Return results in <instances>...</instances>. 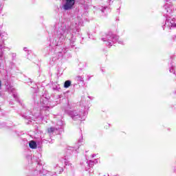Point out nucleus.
Wrapping results in <instances>:
<instances>
[{
  "label": "nucleus",
  "mask_w": 176,
  "mask_h": 176,
  "mask_svg": "<svg viewBox=\"0 0 176 176\" xmlns=\"http://www.w3.org/2000/svg\"><path fill=\"white\" fill-rule=\"evenodd\" d=\"M101 41H102L104 45L109 47H111V46L114 43H116V42L120 43V45H124V41H123V40H119V36L112 32L106 33L101 38Z\"/></svg>",
  "instance_id": "1"
},
{
  "label": "nucleus",
  "mask_w": 176,
  "mask_h": 176,
  "mask_svg": "<svg viewBox=\"0 0 176 176\" xmlns=\"http://www.w3.org/2000/svg\"><path fill=\"white\" fill-rule=\"evenodd\" d=\"M71 105L69 104L66 109V111L73 120H80V122H82V120H85V118H83V115H86V113L83 111V109L78 108L73 111H68V109H71Z\"/></svg>",
  "instance_id": "2"
},
{
  "label": "nucleus",
  "mask_w": 176,
  "mask_h": 176,
  "mask_svg": "<svg viewBox=\"0 0 176 176\" xmlns=\"http://www.w3.org/2000/svg\"><path fill=\"white\" fill-rule=\"evenodd\" d=\"M78 153L76 148L75 147H67L66 155H65V166L67 168H72V164L69 162L67 161L69 159H72V156L74 155H76Z\"/></svg>",
  "instance_id": "3"
},
{
  "label": "nucleus",
  "mask_w": 176,
  "mask_h": 176,
  "mask_svg": "<svg viewBox=\"0 0 176 176\" xmlns=\"http://www.w3.org/2000/svg\"><path fill=\"white\" fill-rule=\"evenodd\" d=\"M69 34V27H67L65 25L58 28L57 30V38H58L59 41H58L56 46H58L65 38H67V35Z\"/></svg>",
  "instance_id": "4"
},
{
  "label": "nucleus",
  "mask_w": 176,
  "mask_h": 176,
  "mask_svg": "<svg viewBox=\"0 0 176 176\" xmlns=\"http://www.w3.org/2000/svg\"><path fill=\"white\" fill-rule=\"evenodd\" d=\"M6 39H8V34L6 32L0 33V61H3V60H5L3 49H6V47L3 45Z\"/></svg>",
  "instance_id": "5"
},
{
  "label": "nucleus",
  "mask_w": 176,
  "mask_h": 176,
  "mask_svg": "<svg viewBox=\"0 0 176 176\" xmlns=\"http://www.w3.org/2000/svg\"><path fill=\"white\" fill-rule=\"evenodd\" d=\"M165 17L166 19L164 24L162 25L163 30H165L166 28H168V30L176 28L175 18H173L171 16Z\"/></svg>",
  "instance_id": "6"
},
{
  "label": "nucleus",
  "mask_w": 176,
  "mask_h": 176,
  "mask_svg": "<svg viewBox=\"0 0 176 176\" xmlns=\"http://www.w3.org/2000/svg\"><path fill=\"white\" fill-rule=\"evenodd\" d=\"M98 163V160L95 159L94 161L91 160H87L85 162H82L81 164L85 166L86 171H88L89 173H93V166Z\"/></svg>",
  "instance_id": "7"
},
{
  "label": "nucleus",
  "mask_w": 176,
  "mask_h": 176,
  "mask_svg": "<svg viewBox=\"0 0 176 176\" xmlns=\"http://www.w3.org/2000/svg\"><path fill=\"white\" fill-rule=\"evenodd\" d=\"M175 9L174 8V6L173 3L169 2L166 3L164 6V16H170L173 13H174Z\"/></svg>",
  "instance_id": "8"
},
{
  "label": "nucleus",
  "mask_w": 176,
  "mask_h": 176,
  "mask_svg": "<svg viewBox=\"0 0 176 176\" xmlns=\"http://www.w3.org/2000/svg\"><path fill=\"white\" fill-rule=\"evenodd\" d=\"M74 5H75V0H66V3L63 5V9L65 10H69L72 9Z\"/></svg>",
  "instance_id": "9"
},
{
  "label": "nucleus",
  "mask_w": 176,
  "mask_h": 176,
  "mask_svg": "<svg viewBox=\"0 0 176 176\" xmlns=\"http://www.w3.org/2000/svg\"><path fill=\"white\" fill-rule=\"evenodd\" d=\"M55 119L56 120V127H59V130H61V131H63V126H64V121L63 120V117H61V116H58L57 117H55Z\"/></svg>",
  "instance_id": "10"
},
{
  "label": "nucleus",
  "mask_w": 176,
  "mask_h": 176,
  "mask_svg": "<svg viewBox=\"0 0 176 176\" xmlns=\"http://www.w3.org/2000/svg\"><path fill=\"white\" fill-rule=\"evenodd\" d=\"M41 107L47 109L49 108V100L46 98H41Z\"/></svg>",
  "instance_id": "11"
},
{
  "label": "nucleus",
  "mask_w": 176,
  "mask_h": 176,
  "mask_svg": "<svg viewBox=\"0 0 176 176\" xmlns=\"http://www.w3.org/2000/svg\"><path fill=\"white\" fill-rule=\"evenodd\" d=\"M60 130V127H50L48 129V133H56V134H60V132H57Z\"/></svg>",
  "instance_id": "12"
},
{
  "label": "nucleus",
  "mask_w": 176,
  "mask_h": 176,
  "mask_svg": "<svg viewBox=\"0 0 176 176\" xmlns=\"http://www.w3.org/2000/svg\"><path fill=\"white\" fill-rule=\"evenodd\" d=\"M75 79L77 82H78V83H84L85 82V77L83 76H76Z\"/></svg>",
  "instance_id": "13"
},
{
  "label": "nucleus",
  "mask_w": 176,
  "mask_h": 176,
  "mask_svg": "<svg viewBox=\"0 0 176 176\" xmlns=\"http://www.w3.org/2000/svg\"><path fill=\"white\" fill-rule=\"evenodd\" d=\"M29 146L31 148V149H36L38 145L35 141L32 140L29 142Z\"/></svg>",
  "instance_id": "14"
},
{
  "label": "nucleus",
  "mask_w": 176,
  "mask_h": 176,
  "mask_svg": "<svg viewBox=\"0 0 176 176\" xmlns=\"http://www.w3.org/2000/svg\"><path fill=\"white\" fill-rule=\"evenodd\" d=\"M32 114L33 115V116H34V118H39V116L41 115V111H37V112L35 113V110H34L32 112Z\"/></svg>",
  "instance_id": "15"
},
{
  "label": "nucleus",
  "mask_w": 176,
  "mask_h": 176,
  "mask_svg": "<svg viewBox=\"0 0 176 176\" xmlns=\"http://www.w3.org/2000/svg\"><path fill=\"white\" fill-rule=\"evenodd\" d=\"M71 86V80H66L64 83V87L68 89Z\"/></svg>",
  "instance_id": "16"
},
{
  "label": "nucleus",
  "mask_w": 176,
  "mask_h": 176,
  "mask_svg": "<svg viewBox=\"0 0 176 176\" xmlns=\"http://www.w3.org/2000/svg\"><path fill=\"white\" fill-rule=\"evenodd\" d=\"M23 50H24V52H27L28 54H30L31 53V51L28 50V47H24Z\"/></svg>",
  "instance_id": "17"
},
{
  "label": "nucleus",
  "mask_w": 176,
  "mask_h": 176,
  "mask_svg": "<svg viewBox=\"0 0 176 176\" xmlns=\"http://www.w3.org/2000/svg\"><path fill=\"white\" fill-rule=\"evenodd\" d=\"M67 52V49H63L60 52H59V54H63V53H65Z\"/></svg>",
  "instance_id": "18"
},
{
  "label": "nucleus",
  "mask_w": 176,
  "mask_h": 176,
  "mask_svg": "<svg viewBox=\"0 0 176 176\" xmlns=\"http://www.w3.org/2000/svg\"><path fill=\"white\" fill-rule=\"evenodd\" d=\"M61 56H62V55H58V58L53 57V58H52V61H56V60L57 58H60V57H61Z\"/></svg>",
  "instance_id": "19"
},
{
  "label": "nucleus",
  "mask_w": 176,
  "mask_h": 176,
  "mask_svg": "<svg viewBox=\"0 0 176 176\" xmlns=\"http://www.w3.org/2000/svg\"><path fill=\"white\" fill-rule=\"evenodd\" d=\"M83 142V138L82 137L80 140H78L79 144H80V142Z\"/></svg>",
  "instance_id": "20"
},
{
  "label": "nucleus",
  "mask_w": 176,
  "mask_h": 176,
  "mask_svg": "<svg viewBox=\"0 0 176 176\" xmlns=\"http://www.w3.org/2000/svg\"><path fill=\"white\" fill-rule=\"evenodd\" d=\"M12 56L13 58H14V57H16V53H12Z\"/></svg>",
  "instance_id": "21"
},
{
  "label": "nucleus",
  "mask_w": 176,
  "mask_h": 176,
  "mask_svg": "<svg viewBox=\"0 0 176 176\" xmlns=\"http://www.w3.org/2000/svg\"><path fill=\"white\" fill-rule=\"evenodd\" d=\"M13 96H14V98H16V100H17V95L14 94Z\"/></svg>",
  "instance_id": "22"
},
{
  "label": "nucleus",
  "mask_w": 176,
  "mask_h": 176,
  "mask_svg": "<svg viewBox=\"0 0 176 176\" xmlns=\"http://www.w3.org/2000/svg\"><path fill=\"white\" fill-rule=\"evenodd\" d=\"M91 157L93 159L94 157H96V154H92Z\"/></svg>",
  "instance_id": "23"
},
{
  "label": "nucleus",
  "mask_w": 176,
  "mask_h": 176,
  "mask_svg": "<svg viewBox=\"0 0 176 176\" xmlns=\"http://www.w3.org/2000/svg\"><path fill=\"white\" fill-rule=\"evenodd\" d=\"M105 9H106V8H104V9H102V10H101L102 12V13H104V10H105Z\"/></svg>",
  "instance_id": "24"
},
{
  "label": "nucleus",
  "mask_w": 176,
  "mask_h": 176,
  "mask_svg": "<svg viewBox=\"0 0 176 176\" xmlns=\"http://www.w3.org/2000/svg\"><path fill=\"white\" fill-rule=\"evenodd\" d=\"M1 86H2V82L0 80V87H1Z\"/></svg>",
  "instance_id": "25"
},
{
  "label": "nucleus",
  "mask_w": 176,
  "mask_h": 176,
  "mask_svg": "<svg viewBox=\"0 0 176 176\" xmlns=\"http://www.w3.org/2000/svg\"><path fill=\"white\" fill-rule=\"evenodd\" d=\"M101 71H102V72H104V69H101Z\"/></svg>",
  "instance_id": "26"
},
{
  "label": "nucleus",
  "mask_w": 176,
  "mask_h": 176,
  "mask_svg": "<svg viewBox=\"0 0 176 176\" xmlns=\"http://www.w3.org/2000/svg\"><path fill=\"white\" fill-rule=\"evenodd\" d=\"M170 72H171V69H170Z\"/></svg>",
  "instance_id": "27"
}]
</instances>
